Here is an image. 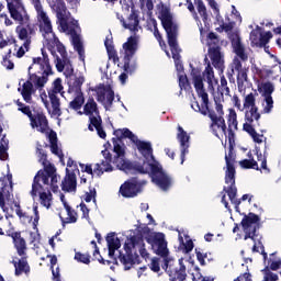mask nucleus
<instances>
[{
    "label": "nucleus",
    "mask_w": 281,
    "mask_h": 281,
    "mask_svg": "<svg viewBox=\"0 0 281 281\" xmlns=\"http://www.w3.org/2000/svg\"><path fill=\"white\" fill-rule=\"evenodd\" d=\"M193 85L195 91L202 100V105L199 102L193 101L191 103V109L195 113H201L202 115H209L211 120V131L218 139H225L227 137V125L225 124V119L223 116L216 115V113L210 111V98L205 88L203 86V77H201V71L199 69H192L191 71Z\"/></svg>",
    "instance_id": "f257e3e1"
},
{
    "label": "nucleus",
    "mask_w": 281,
    "mask_h": 281,
    "mask_svg": "<svg viewBox=\"0 0 281 281\" xmlns=\"http://www.w3.org/2000/svg\"><path fill=\"white\" fill-rule=\"evenodd\" d=\"M52 74L54 72L52 71L49 57L47 53H45V49H42V57H34L32 65L29 67V80L19 88L23 100L29 104L32 103V95H34L36 91L34 87H36V89H43V87L47 85V80Z\"/></svg>",
    "instance_id": "f03ea898"
},
{
    "label": "nucleus",
    "mask_w": 281,
    "mask_h": 281,
    "mask_svg": "<svg viewBox=\"0 0 281 281\" xmlns=\"http://www.w3.org/2000/svg\"><path fill=\"white\" fill-rule=\"evenodd\" d=\"M58 181H60V176L56 175V167L53 165L46 166L44 171L40 170L34 177L31 196H33V199L40 196L41 205L49 210L54 201L49 190L58 192Z\"/></svg>",
    "instance_id": "7ed1b4c3"
},
{
    "label": "nucleus",
    "mask_w": 281,
    "mask_h": 281,
    "mask_svg": "<svg viewBox=\"0 0 281 281\" xmlns=\"http://www.w3.org/2000/svg\"><path fill=\"white\" fill-rule=\"evenodd\" d=\"M112 142L114 146L113 155H111L109 149L102 150L104 159L93 166V172L97 177H102L104 172H113L115 168L126 173L133 170V164L126 160V147L122 144V140L113 138Z\"/></svg>",
    "instance_id": "20e7f679"
},
{
    "label": "nucleus",
    "mask_w": 281,
    "mask_h": 281,
    "mask_svg": "<svg viewBox=\"0 0 281 281\" xmlns=\"http://www.w3.org/2000/svg\"><path fill=\"white\" fill-rule=\"evenodd\" d=\"M7 5L11 19L20 23L15 29V33L18 34V38L23 41L24 48L27 50L30 49V45H32V36H36V26L30 22V14H27L23 1L7 0Z\"/></svg>",
    "instance_id": "39448f33"
},
{
    "label": "nucleus",
    "mask_w": 281,
    "mask_h": 281,
    "mask_svg": "<svg viewBox=\"0 0 281 281\" xmlns=\"http://www.w3.org/2000/svg\"><path fill=\"white\" fill-rule=\"evenodd\" d=\"M50 9L56 13L57 21L61 32L70 34L74 48L79 54L80 60L85 63V46H82V40L76 32L78 31V21H76L71 13L67 10L65 1L57 0L50 4Z\"/></svg>",
    "instance_id": "423d86ee"
},
{
    "label": "nucleus",
    "mask_w": 281,
    "mask_h": 281,
    "mask_svg": "<svg viewBox=\"0 0 281 281\" xmlns=\"http://www.w3.org/2000/svg\"><path fill=\"white\" fill-rule=\"evenodd\" d=\"M234 128H229L225 139H228V153L225 155L226 171H225V183L224 192L228 194V199L233 205H235V211L240 212V200L236 198L238 190L236 189V153H234Z\"/></svg>",
    "instance_id": "0eeeda50"
},
{
    "label": "nucleus",
    "mask_w": 281,
    "mask_h": 281,
    "mask_svg": "<svg viewBox=\"0 0 281 281\" xmlns=\"http://www.w3.org/2000/svg\"><path fill=\"white\" fill-rule=\"evenodd\" d=\"M35 12H36V21L40 33L42 34L44 41V47L48 48L50 54H56V45L60 43L58 37H56V33H54V25L52 24V18L41 3V0H30Z\"/></svg>",
    "instance_id": "6e6552de"
},
{
    "label": "nucleus",
    "mask_w": 281,
    "mask_h": 281,
    "mask_svg": "<svg viewBox=\"0 0 281 281\" xmlns=\"http://www.w3.org/2000/svg\"><path fill=\"white\" fill-rule=\"evenodd\" d=\"M114 135L115 137H117L116 139H120V142H122V139H131V142L135 144L140 155H143L145 159L143 165H133L132 170L137 171V168H150V166L158 162L157 160H155V156H153V146L150 145V143L139 140V138H137V136L133 134L131 130L120 128L114 131Z\"/></svg>",
    "instance_id": "1a4fd4ad"
},
{
    "label": "nucleus",
    "mask_w": 281,
    "mask_h": 281,
    "mask_svg": "<svg viewBox=\"0 0 281 281\" xmlns=\"http://www.w3.org/2000/svg\"><path fill=\"white\" fill-rule=\"evenodd\" d=\"M139 43V36L137 34L127 38V42L123 44V69L124 72L119 76V80L122 85H126L128 80V74H133L137 69V63L133 57L137 52V44Z\"/></svg>",
    "instance_id": "9d476101"
},
{
    "label": "nucleus",
    "mask_w": 281,
    "mask_h": 281,
    "mask_svg": "<svg viewBox=\"0 0 281 281\" xmlns=\"http://www.w3.org/2000/svg\"><path fill=\"white\" fill-rule=\"evenodd\" d=\"M260 223V217L254 213H249L241 221V227L244 233L246 234L244 240H251L252 243V252L260 254L263 256L265 262H267V252H265V246L262 241L257 240L258 235L256 234V229H258V225Z\"/></svg>",
    "instance_id": "9b49d317"
},
{
    "label": "nucleus",
    "mask_w": 281,
    "mask_h": 281,
    "mask_svg": "<svg viewBox=\"0 0 281 281\" xmlns=\"http://www.w3.org/2000/svg\"><path fill=\"white\" fill-rule=\"evenodd\" d=\"M145 238L146 241L151 246L155 254L164 258L162 269L168 271V269L175 265V259L170 257V251L168 250V241H166V235H164V233L149 232Z\"/></svg>",
    "instance_id": "f8f14e48"
},
{
    "label": "nucleus",
    "mask_w": 281,
    "mask_h": 281,
    "mask_svg": "<svg viewBox=\"0 0 281 281\" xmlns=\"http://www.w3.org/2000/svg\"><path fill=\"white\" fill-rule=\"evenodd\" d=\"M137 172L140 175H150L153 183L158 186L164 192H168L172 188V177L164 170L159 161L149 167H138Z\"/></svg>",
    "instance_id": "ddd939ff"
},
{
    "label": "nucleus",
    "mask_w": 281,
    "mask_h": 281,
    "mask_svg": "<svg viewBox=\"0 0 281 281\" xmlns=\"http://www.w3.org/2000/svg\"><path fill=\"white\" fill-rule=\"evenodd\" d=\"M78 115H88L90 120V124L88 126L89 131H97L99 137L101 139L106 138V132L102 128V117H100V111L98 110V103L93 98L87 100L83 105V112L78 111Z\"/></svg>",
    "instance_id": "4468645a"
},
{
    "label": "nucleus",
    "mask_w": 281,
    "mask_h": 281,
    "mask_svg": "<svg viewBox=\"0 0 281 281\" xmlns=\"http://www.w3.org/2000/svg\"><path fill=\"white\" fill-rule=\"evenodd\" d=\"M52 56L55 58V67L57 71H64V76H66V78L74 76V66L71 65L69 57H67V50L63 43L59 42V44H55V53L52 54Z\"/></svg>",
    "instance_id": "2eb2a0df"
},
{
    "label": "nucleus",
    "mask_w": 281,
    "mask_h": 281,
    "mask_svg": "<svg viewBox=\"0 0 281 281\" xmlns=\"http://www.w3.org/2000/svg\"><path fill=\"white\" fill-rule=\"evenodd\" d=\"M188 10L193 12V19L196 22V25L200 30V35L203 38V36L210 32V15H207V8H205V3H203L202 0L196 1L198 13L194 12V4L192 3L188 5Z\"/></svg>",
    "instance_id": "dca6fc26"
},
{
    "label": "nucleus",
    "mask_w": 281,
    "mask_h": 281,
    "mask_svg": "<svg viewBox=\"0 0 281 281\" xmlns=\"http://www.w3.org/2000/svg\"><path fill=\"white\" fill-rule=\"evenodd\" d=\"M82 85H85V77L80 76L68 88V95L72 100L69 102V109L72 111H80L85 104V94L82 93Z\"/></svg>",
    "instance_id": "f3484780"
},
{
    "label": "nucleus",
    "mask_w": 281,
    "mask_h": 281,
    "mask_svg": "<svg viewBox=\"0 0 281 281\" xmlns=\"http://www.w3.org/2000/svg\"><path fill=\"white\" fill-rule=\"evenodd\" d=\"M18 104V111H21L24 115H27L31 121L32 128H36L40 133H47L49 130V126L47 124V117L44 116L43 113H37L35 115H32V111L30 110V106L21 103L20 101L16 102Z\"/></svg>",
    "instance_id": "a211bd4d"
},
{
    "label": "nucleus",
    "mask_w": 281,
    "mask_h": 281,
    "mask_svg": "<svg viewBox=\"0 0 281 281\" xmlns=\"http://www.w3.org/2000/svg\"><path fill=\"white\" fill-rule=\"evenodd\" d=\"M158 18L161 21V24L167 32L168 43H173L177 41V24L172 22V13H170V9L168 7L162 5Z\"/></svg>",
    "instance_id": "6ab92c4d"
},
{
    "label": "nucleus",
    "mask_w": 281,
    "mask_h": 281,
    "mask_svg": "<svg viewBox=\"0 0 281 281\" xmlns=\"http://www.w3.org/2000/svg\"><path fill=\"white\" fill-rule=\"evenodd\" d=\"M58 93L65 98V91H63V79L57 78L53 82V88L48 90V98L53 106L52 115L54 117H60V99H58Z\"/></svg>",
    "instance_id": "aec40b11"
},
{
    "label": "nucleus",
    "mask_w": 281,
    "mask_h": 281,
    "mask_svg": "<svg viewBox=\"0 0 281 281\" xmlns=\"http://www.w3.org/2000/svg\"><path fill=\"white\" fill-rule=\"evenodd\" d=\"M135 240H137L135 237L128 239L124 245L125 254L120 252L119 255V260L124 266L125 271H128V269L133 267V250L135 249V247H142V245L144 244V240L142 239H138V243H136Z\"/></svg>",
    "instance_id": "412c9836"
},
{
    "label": "nucleus",
    "mask_w": 281,
    "mask_h": 281,
    "mask_svg": "<svg viewBox=\"0 0 281 281\" xmlns=\"http://www.w3.org/2000/svg\"><path fill=\"white\" fill-rule=\"evenodd\" d=\"M228 38L235 53L233 60L237 59L240 63H247L249 60V48L245 47L240 42V35L238 33H229Z\"/></svg>",
    "instance_id": "4be33fe9"
},
{
    "label": "nucleus",
    "mask_w": 281,
    "mask_h": 281,
    "mask_svg": "<svg viewBox=\"0 0 281 281\" xmlns=\"http://www.w3.org/2000/svg\"><path fill=\"white\" fill-rule=\"evenodd\" d=\"M94 92L97 93L98 102L109 111L113 106V100H115V92H113L111 85H99L94 88Z\"/></svg>",
    "instance_id": "5701e85b"
},
{
    "label": "nucleus",
    "mask_w": 281,
    "mask_h": 281,
    "mask_svg": "<svg viewBox=\"0 0 281 281\" xmlns=\"http://www.w3.org/2000/svg\"><path fill=\"white\" fill-rule=\"evenodd\" d=\"M244 111L246 122H258L260 120V113H258V106H256L255 93L244 97Z\"/></svg>",
    "instance_id": "b1692460"
},
{
    "label": "nucleus",
    "mask_w": 281,
    "mask_h": 281,
    "mask_svg": "<svg viewBox=\"0 0 281 281\" xmlns=\"http://www.w3.org/2000/svg\"><path fill=\"white\" fill-rule=\"evenodd\" d=\"M261 95L263 98L262 102V112L269 113L273 110V97H271V93L276 91V88L273 87V83L271 82H263L260 87Z\"/></svg>",
    "instance_id": "393cba45"
},
{
    "label": "nucleus",
    "mask_w": 281,
    "mask_h": 281,
    "mask_svg": "<svg viewBox=\"0 0 281 281\" xmlns=\"http://www.w3.org/2000/svg\"><path fill=\"white\" fill-rule=\"evenodd\" d=\"M232 8H233V11H232L233 21L229 22L228 24H225V22H223V16H221V12L218 9H217V12L213 11V14L216 19V23L220 25V27H222V30H224V32H232L236 23H243V18H240V13L236 11V7L233 5Z\"/></svg>",
    "instance_id": "a878e982"
},
{
    "label": "nucleus",
    "mask_w": 281,
    "mask_h": 281,
    "mask_svg": "<svg viewBox=\"0 0 281 281\" xmlns=\"http://www.w3.org/2000/svg\"><path fill=\"white\" fill-rule=\"evenodd\" d=\"M139 192H142V184L135 179L125 181L120 188V194L125 199H133Z\"/></svg>",
    "instance_id": "bb28decb"
},
{
    "label": "nucleus",
    "mask_w": 281,
    "mask_h": 281,
    "mask_svg": "<svg viewBox=\"0 0 281 281\" xmlns=\"http://www.w3.org/2000/svg\"><path fill=\"white\" fill-rule=\"evenodd\" d=\"M177 131V139L179 142L181 153V164H183V161H186V156L190 153V134H188L181 125H178Z\"/></svg>",
    "instance_id": "cd10ccee"
},
{
    "label": "nucleus",
    "mask_w": 281,
    "mask_h": 281,
    "mask_svg": "<svg viewBox=\"0 0 281 281\" xmlns=\"http://www.w3.org/2000/svg\"><path fill=\"white\" fill-rule=\"evenodd\" d=\"M232 71L237 72V85L239 91H243L245 89V85H247V68L243 67V63L238 59H233L232 63Z\"/></svg>",
    "instance_id": "c85d7f7f"
},
{
    "label": "nucleus",
    "mask_w": 281,
    "mask_h": 281,
    "mask_svg": "<svg viewBox=\"0 0 281 281\" xmlns=\"http://www.w3.org/2000/svg\"><path fill=\"white\" fill-rule=\"evenodd\" d=\"M116 18L122 23L123 27L130 30V32H139V30H142V26H139V18L135 11H132L127 21L124 20V16L120 15V13L116 14Z\"/></svg>",
    "instance_id": "c756f323"
},
{
    "label": "nucleus",
    "mask_w": 281,
    "mask_h": 281,
    "mask_svg": "<svg viewBox=\"0 0 281 281\" xmlns=\"http://www.w3.org/2000/svg\"><path fill=\"white\" fill-rule=\"evenodd\" d=\"M203 80L207 85L210 93H214L218 89V79L214 76V68L211 64L205 66L204 71L202 72Z\"/></svg>",
    "instance_id": "7c9ffc66"
},
{
    "label": "nucleus",
    "mask_w": 281,
    "mask_h": 281,
    "mask_svg": "<svg viewBox=\"0 0 281 281\" xmlns=\"http://www.w3.org/2000/svg\"><path fill=\"white\" fill-rule=\"evenodd\" d=\"M0 181H2V183L7 181L2 187V191H0V207L3 212H8V209L5 207V199H9L10 193L12 192V175L1 178Z\"/></svg>",
    "instance_id": "2f4dec72"
},
{
    "label": "nucleus",
    "mask_w": 281,
    "mask_h": 281,
    "mask_svg": "<svg viewBox=\"0 0 281 281\" xmlns=\"http://www.w3.org/2000/svg\"><path fill=\"white\" fill-rule=\"evenodd\" d=\"M60 201L66 210V217H63V214L59 213V218L63 223V225H67L70 223H77L78 222V213H76V211H74L71 209V206H69V204L67 203V200H65V195L60 194Z\"/></svg>",
    "instance_id": "473e14b6"
},
{
    "label": "nucleus",
    "mask_w": 281,
    "mask_h": 281,
    "mask_svg": "<svg viewBox=\"0 0 281 281\" xmlns=\"http://www.w3.org/2000/svg\"><path fill=\"white\" fill-rule=\"evenodd\" d=\"M77 186L76 172H69V169H66V177L61 182V190L64 192H76Z\"/></svg>",
    "instance_id": "72a5a7b5"
},
{
    "label": "nucleus",
    "mask_w": 281,
    "mask_h": 281,
    "mask_svg": "<svg viewBox=\"0 0 281 281\" xmlns=\"http://www.w3.org/2000/svg\"><path fill=\"white\" fill-rule=\"evenodd\" d=\"M171 49L172 58L175 60L176 70L178 71V76L183 75V64H181V56L179 55V45L177 44V40L172 43H168Z\"/></svg>",
    "instance_id": "f704fd0d"
},
{
    "label": "nucleus",
    "mask_w": 281,
    "mask_h": 281,
    "mask_svg": "<svg viewBox=\"0 0 281 281\" xmlns=\"http://www.w3.org/2000/svg\"><path fill=\"white\" fill-rule=\"evenodd\" d=\"M209 57L211 58L215 69H223L224 60L223 54H221V47L213 46L209 48Z\"/></svg>",
    "instance_id": "c9c22d12"
},
{
    "label": "nucleus",
    "mask_w": 281,
    "mask_h": 281,
    "mask_svg": "<svg viewBox=\"0 0 281 281\" xmlns=\"http://www.w3.org/2000/svg\"><path fill=\"white\" fill-rule=\"evenodd\" d=\"M12 265L15 269V276H23L30 271V263H27V255L21 256V259L14 258Z\"/></svg>",
    "instance_id": "e433bc0d"
},
{
    "label": "nucleus",
    "mask_w": 281,
    "mask_h": 281,
    "mask_svg": "<svg viewBox=\"0 0 281 281\" xmlns=\"http://www.w3.org/2000/svg\"><path fill=\"white\" fill-rule=\"evenodd\" d=\"M106 244L109 249V256L110 258H113V256H115V251H117V249L122 247L120 238H117V236H115L114 233H110L106 236Z\"/></svg>",
    "instance_id": "4c0bfd02"
},
{
    "label": "nucleus",
    "mask_w": 281,
    "mask_h": 281,
    "mask_svg": "<svg viewBox=\"0 0 281 281\" xmlns=\"http://www.w3.org/2000/svg\"><path fill=\"white\" fill-rule=\"evenodd\" d=\"M47 137L50 144V150L53 155H56L57 157H59L60 161H63V149L58 147V136L56 135V132L50 131Z\"/></svg>",
    "instance_id": "58836bf2"
},
{
    "label": "nucleus",
    "mask_w": 281,
    "mask_h": 281,
    "mask_svg": "<svg viewBox=\"0 0 281 281\" xmlns=\"http://www.w3.org/2000/svg\"><path fill=\"white\" fill-rule=\"evenodd\" d=\"M179 240V248L182 249V251H184V254H190V251H192L194 249V243L192 241V239L190 238V236L183 234H179L178 237Z\"/></svg>",
    "instance_id": "ea45409f"
},
{
    "label": "nucleus",
    "mask_w": 281,
    "mask_h": 281,
    "mask_svg": "<svg viewBox=\"0 0 281 281\" xmlns=\"http://www.w3.org/2000/svg\"><path fill=\"white\" fill-rule=\"evenodd\" d=\"M14 247L16 249L18 256H27V245L25 244V239L19 235L13 237Z\"/></svg>",
    "instance_id": "a19ab883"
},
{
    "label": "nucleus",
    "mask_w": 281,
    "mask_h": 281,
    "mask_svg": "<svg viewBox=\"0 0 281 281\" xmlns=\"http://www.w3.org/2000/svg\"><path fill=\"white\" fill-rule=\"evenodd\" d=\"M105 49L108 52V56L110 60L116 63L119 60L117 53L115 52V47L113 46V37L109 35L104 41Z\"/></svg>",
    "instance_id": "79ce46f5"
},
{
    "label": "nucleus",
    "mask_w": 281,
    "mask_h": 281,
    "mask_svg": "<svg viewBox=\"0 0 281 281\" xmlns=\"http://www.w3.org/2000/svg\"><path fill=\"white\" fill-rule=\"evenodd\" d=\"M213 98H214V102H215V111L218 115V117H223V115H225V111L223 110V102H225V100L223 99V93H217L214 92L212 93Z\"/></svg>",
    "instance_id": "37998d69"
},
{
    "label": "nucleus",
    "mask_w": 281,
    "mask_h": 281,
    "mask_svg": "<svg viewBox=\"0 0 281 281\" xmlns=\"http://www.w3.org/2000/svg\"><path fill=\"white\" fill-rule=\"evenodd\" d=\"M262 38V29L260 26H256L255 30L250 33V43L255 47H260Z\"/></svg>",
    "instance_id": "c03bdc74"
},
{
    "label": "nucleus",
    "mask_w": 281,
    "mask_h": 281,
    "mask_svg": "<svg viewBox=\"0 0 281 281\" xmlns=\"http://www.w3.org/2000/svg\"><path fill=\"white\" fill-rule=\"evenodd\" d=\"M49 261L53 273V280L60 281V268L58 267V258H56V256H50Z\"/></svg>",
    "instance_id": "a18cd8bd"
},
{
    "label": "nucleus",
    "mask_w": 281,
    "mask_h": 281,
    "mask_svg": "<svg viewBox=\"0 0 281 281\" xmlns=\"http://www.w3.org/2000/svg\"><path fill=\"white\" fill-rule=\"evenodd\" d=\"M227 123L229 128H234V131H238V114L236 113V110L232 108L228 109Z\"/></svg>",
    "instance_id": "49530a36"
},
{
    "label": "nucleus",
    "mask_w": 281,
    "mask_h": 281,
    "mask_svg": "<svg viewBox=\"0 0 281 281\" xmlns=\"http://www.w3.org/2000/svg\"><path fill=\"white\" fill-rule=\"evenodd\" d=\"M8 139L5 138V136L2 137L1 142H0V159L1 161H5V159H8Z\"/></svg>",
    "instance_id": "de8ad7c7"
},
{
    "label": "nucleus",
    "mask_w": 281,
    "mask_h": 281,
    "mask_svg": "<svg viewBox=\"0 0 281 281\" xmlns=\"http://www.w3.org/2000/svg\"><path fill=\"white\" fill-rule=\"evenodd\" d=\"M239 166L241 168H251L252 170H260V168L258 167V162L254 159H244L239 161Z\"/></svg>",
    "instance_id": "09e8293b"
},
{
    "label": "nucleus",
    "mask_w": 281,
    "mask_h": 281,
    "mask_svg": "<svg viewBox=\"0 0 281 281\" xmlns=\"http://www.w3.org/2000/svg\"><path fill=\"white\" fill-rule=\"evenodd\" d=\"M263 281H278V274L271 272L269 266H267L263 270Z\"/></svg>",
    "instance_id": "8fccbe9b"
},
{
    "label": "nucleus",
    "mask_w": 281,
    "mask_h": 281,
    "mask_svg": "<svg viewBox=\"0 0 281 281\" xmlns=\"http://www.w3.org/2000/svg\"><path fill=\"white\" fill-rule=\"evenodd\" d=\"M206 45L209 46V49L211 47H218V36H216L215 33H209L206 38Z\"/></svg>",
    "instance_id": "3c124183"
},
{
    "label": "nucleus",
    "mask_w": 281,
    "mask_h": 281,
    "mask_svg": "<svg viewBox=\"0 0 281 281\" xmlns=\"http://www.w3.org/2000/svg\"><path fill=\"white\" fill-rule=\"evenodd\" d=\"M75 260H77V262H82L83 265H89V262H91V257L86 254L76 252Z\"/></svg>",
    "instance_id": "603ef678"
},
{
    "label": "nucleus",
    "mask_w": 281,
    "mask_h": 281,
    "mask_svg": "<svg viewBox=\"0 0 281 281\" xmlns=\"http://www.w3.org/2000/svg\"><path fill=\"white\" fill-rule=\"evenodd\" d=\"M40 98H41L44 106L47 109L48 113H50V115H52L54 108H53V105L49 106V100H48L47 93H45V92L41 93Z\"/></svg>",
    "instance_id": "864d4df0"
},
{
    "label": "nucleus",
    "mask_w": 281,
    "mask_h": 281,
    "mask_svg": "<svg viewBox=\"0 0 281 281\" xmlns=\"http://www.w3.org/2000/svg\"><path fill=\"white\" fill-rule=\"evenodd\" d=\"M232 102H233V106H235L237 111H241V112L245 111L244 104L238 98V95H233Z\"/></svg>",
    "instance_id": "5fc2aeb1"
},
{
    "label": "nucleus",
    "mask_w": 281,
    "mask_h": 281,
    "mask_svg": "<svg viewBox=\"0 0 281 281\" xmlns=\"http://www.w3.org/2000/svg\"><path fill=\"white\" fill-rule=\"evenodd\" d=\"M257 159L261 164V169L266 170V172H269V168H267V157H265V155H262V153L257 151Z\"/></svg>",
    "instance_id": "6e6d98bb"
},
{
    "label": "nucleus",
    "mask_w": 281,
    "mask_h": 281,
    "mask_svg": "<svg viewBox=\"0 0 281 281\" xmlns=\"http://www.w3.org/2000/svg\"><path fill=\"white\" fill-rule=\"evenodd\" d=\"M33 225L36 227L38 225V221H41V215L38 212V205L34 204L33 205Z\"/></svg>",
    "instance_id": "4d7b16f0"
},
{
    "label": "nucleus",
    "mask_w": 281,
    "mask_h": 281,
    "mask_svg": "<svg viewBox=\"0 0 281 281\" xmlns=\"http://www.w3.org/2000/svg\"><path fill=\"white\" fill-rule=\"evenodd\" d=\"M271 38H273V34L271 32H266V33H261V44L260 47H263V45H267V43H269V41H271Z\"/></svg>",
    "instance_id": "13d9d810"
},
{
    "label": "nucleus",
    "mask_w": 281,
    "mask_h": 281,
    "mask_svg": "<svg viewBox=\"0 0 281 281\" xmlns=\"http://www.w3.org/2000/svg\"><path fill=\"white\" fill-rule=\"evenodd\" d=\"M31 244L38 249V245H41V235L37 233H31Z\"/></svg>",
    "instance_id": "bf43d9fd"
},
{
    "label": "nucleus",
    "mask_w": 281,
    "mask_h": 281,
    "mask_svg": "<svg viewBox=\"0 0 281 281\" xmlns=\"http://www.w3.org/2000/svg\"><path fill=\"white\" fill-rule=\"evenodd\" d=\"M221 89H222V95L223 93L225 95H229V87H227V79L225 77H221Z\"/></svg>",
    "instance_id": "052dcab7"
},
{
    "label": "nucleus",
    "mask_w": 281,
    "mask_h": 281,
    "mask_svg": "<svg viewBox=\"0 0 281 281\" xmlns=\"http://www.w3.org/2000/svg\"><path fill=\"white\" fill-rule=\"evenodd\" d=\"M154 36L155 38H157L161 49H165L166 43H164V40H161V34L159 33V29H157L156 26H154Z\"/></svg>",
    "instance_id": "680f3d73"
},
{
    "label": "nucleus",
    "mask_w": 281,
    "mask_h": 281,
    "mask_svg": "<svg viewBox=\"0 0 281 281\" xmlns=\"http://www.w3.org/2000/svg\"><path fill=\"white\" fill-rule=\"evenodd\" d=\"M79 166L81 168V172H87V175H90L91 177L95 175V172H93V167L91 165L80 164Z\"/></svg>",
    "instance_id": "e2e57ef3"
},
{
    "label": "nucleus",
    "mask_w": 281,
    "mask_h": 281,
    "mask_svg": "<svg viewBox=\"0 0 281 281\" xmlns=\"http://www.w3.org/2000/svg\"><path fill=\"white\" fill-rule=\"evenodd\" d=\"M79 207H80V211L82 212V218H86V221H88V223H89V221H90V218H89V207H87V204H85V203H81L79 205Z\"/></svg>",
    "instance_id": "0e129e2a"
},
{
    "label": "nucleus",
    "mask_w": 281,
    "mask_h": 281,
    "mask_svg": "<svg viewBox=\"0 0 281 281\" xmlns=\"http://www.w3.org/2000/svg\"><path fill=\"white\" fill-rule=\"evenodd\" d=\"M178 78H179L180 89H186V87L188 85V77L186 76V74L178 75Z\"/></svg>",
    "instance_id": "69168bd1"
},
{
    "label": "nucleus",
    "mask_w": 281,
    "mask_h": 281,
    "mask_svg": "<svg viewBox=\"0 0 281 281\" xmlns=\"http://www.w3.org/2000/svg\"><path fill=\"white\" fill-rule=\"evenodd\" d=\"M150 269L151 271H155V273H159L160 267H159V259L153 258L150 262Z\"/></svg>",
    "instance_id": "338daca9"
},
{
    "label": "nucleus",
    "mask_w": 281,
    "mask_h": 281,
    "mask_svg": "<svg viewBox=\"0 0 281 281\" xmlns=\"http://www.w3.org/2000/svg\"><path fill=\"white\" fill-rule=\"evenodd\" d=\"M2 65L5 67V69H14V63H12L8 56L3 57Z\"/></svg>",
    "instance_id": "774afa93"
}]
</instances>
